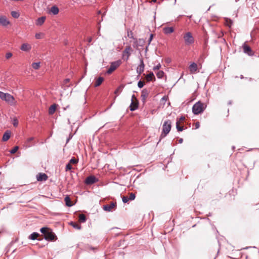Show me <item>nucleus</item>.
Masks as SVG:
<instances>
[{"label":"nucleus","instance_id":"obj_24","mask_svg":"<svg viewBox=\"0 0 259 259\" xmlns=\"http://www.w3.org/2000/svg\"><path fill=\"white\" fill-rule=\"evenodd\" d=\"M127 36L130 38L133 39L134 40V44H136V42H137V40L134 37L133 33L132 30H130L129 29L127 30Z\"/></svg>","mask_w":259,"mask_h":259},{"label":"nucleus","instance_id":"obj_54","mask_svg":"<svg viewBox=\"0 0 259 259\" xmlns=\"http://www.w3.org/2000/svg\"><path fill=\"white\" fill-rule=\"evenodd\" d=\"M33 139V138H30L28 139V142L29 141H32Z\"/></svg>","mask_w":259,"mask_h":259},{"label":"nucleus","instance_id":"obj_56","mask_svg":"<svg viewBox=\"0 0 259 259\" xmlns=\"http://www.w3.org/2000/svg\"><path fill=\"white\" fill-rule=\"evenodd\" d=\"M139 41H140V42H142V43L144 42V40L143 39H139Z\"/></svg>","mask_w":259,"mask_h":259},{"label":"nucleus","instance_id":"obj_39","mask_svg":"<svg viewBox=\"0 0 259 259\" xmlns=\"http://www.w3.org/2000/svg\"><path fill=\"white\" fill-rule=\"evenodd\" d=\"M136 195L134 193H131L130 194V197H128V199L130 200H133L135 199Z\"/></svg>","mask_w":259,"mask_h":259},{"label":"nucleus","instance_id":"obj_7","mask_svg":"<svg viewBox=\"0 0 259 259\" xmlns=\"http://www.w3.org/2000/svg\"><path fill=\"white\" fill-rule=\"evenodd\" d=\"M139 102L135 95H133L132 97L131 103L130 106V110L135 111L138 108Z\"/></svg>","mask_w":259,"mask_h":259},{"label":"nucleus","instance_id":"obj_16","mask_svg":"<svg viewBox=\"0 0 259 259\" xmlns=\"http://www.w3.org/2000/svg\"><path fill=\"white\" fill-rule=\"evenodd\" d=\"M197 65L194 62L191 63L189 66V70L191 73H195L197 70Z\"/></svg>","mask_w":259,"mask_h":259},{"label":"nucleus","instance_id":"obj_50","mask_svg":"<svg viewBox=\"0 0 259 259\" xmlns=\"http://www.w3.org/2000/svg\"><path fill=\"white\" fill-rule=\"evenodd\" d=\"M153 35L152 34H151L150 38L149 39V44H150V42L151 41V40H152V39L153 38Z\"/></svg>","mask_w":259,"mask_h":259},{"label":"nucleus","instance_id":"obj_34","mask_svg":"<svg viewBox=\"0 0 259 259\" xmlns=\"http://www.w3.org/2000/svg\"><path fill=\"white\" fill-rule=\"evenodd\" d=\"M176 128L179 132H182L183 130V127L180 125L179 121L176 122Z\"/></svg>","mask_w":259,"mask_h":259},{"label":"nucleus","instance_id":"obj_27","mask_svg":"<svg viewBox=\"0 0 259 259\" xmlns=\"http://www.w3.org/2000/svg\"><path fill=\"white\" fill-rule=\"evenodd\" d=\"M104 80V78L103 77H99L97 80L96 81L95 87H97L101 85L102 82Z\"/></svg>","mask_w":259,"mask_h":259},{"label":"nucleus","instance_id":"obj_4","mask_svg":"<svg viewBox=\"0 0 259 259\" xmlns=\"http://www.w3.org/2000/svg\"><path fill=\"white\" fill-rule=\"evenodd\" d=\"M171 122L170 120H167L164 121L162 125V135L165 136L170 132L171 127Z\"/></svg>","mask_w":259,"mask_h":259},{"label":"nucleus","instance_id":"obj_15","mask_svg":"<svg viewBox=\"0 0 259 259\" xmlns=\"http://www.w3.org/2000/svg\"><path fill=\"white\" fill-rule=\"evenodd\" d=\"M148 92L146 89L142 90L141 97L143 102L144 103L146 101V100L148 96Z\"/></svg>","mask_w":259,"mask_h":259},{"label":"nucleus","instance_id":"obj_29","mask_svg":"<svg viewBox=\"0 0 259 259\" xmlns=\"http://www.w3.org/2000/svg\"><path fill=\"white\" fill-rule=\"evenodd\" d=\"M123 88V87L121 85L119 86L114 91V94L117 96L118 95L119 93H120L122 90V89Z\"/></svg>","mask_w":259,"mask_h":259},{"label":"nucleus","instance_id":"obj_49","mask_svg":"<svg viewBox=\"0 0 259 259\" xmlns=\"http://www.w3.org/2000/svg\"><path fill=\"white\" fill-rule=\"evenodd\" d=\"M167 99H168V97H167V96H163V97L162 98V99H161V100H163V101H167Z\"/></svg>","mask_w":259,"mask_h":259},{"label":"nucleus","instance_id":"obj_20","mask_svg":"<svg viewBox=\"0 0 259 259\" xmlns=\"http://www.w3.org/2000/svg\"><path fill=\"white\" fill-rule=\"evenodd\" d=\"M57 105L56 104H53L50 107L49 109V114L52 115L55 113L57 108Z\"/></svg>","mask_w":259,"mask_h":259},{"label":"nucleus","instance_id":"obj_43","mask_svg":"<svg viewBox=\"0 0 259 259\" xmlns=\"http://www.w3.org/2000/svg\"><path fill=\"white\" fill-rule=\"evenodd\" d=\"M12 53L9 52L6 54V58L7 59H10L12 56Z\"/></svg>","mask_w":259,"mask_h":259},{"label":"nucleus","instance_id":"obj_38","mask_svg":"<svg viewBox=\"0 0 259 259\" xmlns=\"http://www.w3.org/2000/svg\"><path fill=\"white\" fill-rule=\"evenodd\" d=\"M72 168V165L70 163H68L66 164L65 169L66 171L70 170Z\"/></svg>","mask_w":259,"mask_h":259},{"label":"nucleus","instance_id":"obj_18","mask_svg":"<svg viewBox=\"0 0 259 259\" xmlns=\"http://www.w3.org/2000/svg\"><path fill=\"white\" fill-rule=\"evenodd\" d=\"M163 31L165 34H168L172 33L174 29L172 27H165L163 28Z\"/></svg>","mask_w":259,"mask_h":259},{"label":"nucleus","instance_id":"obj_6","mask_svg":"<svg viewBox=\"0 0 259 259\" xmlns=\"http://www.w3.org/2000/svg\"><path fill=\"white\" fill-rule=\"evenodd\" d=\"M183 38L186 45H191L194 42V38L190 32L186 33L184 35Z\"/></svg>","mask_w":259,"mask_h":259},{"label":"nucleus","instance_id":"obj_8","mask_svg":"<svg viewBox=\"0 0 259 259\" xmlns=\"http://www.w3.org/2000/svg\"><path fill=\"white\" fill-rule=\"evenodd\" d=\"M44 238L48 241H55L57 239L55 234L50 229L49 232L44 236Z\"/></svg>","mask_w":259,"mask_h":259},{"label":"nucleus","instance_id":"obj_48","mask_svg":"<svg viewBox=\"0 0 259 259\" xmlns=\"http://www.w3.org/2000/svg\"><path fill=\"white\" fill-rule=\"evenodd\" d=\"M195 128H198L200 126V124L199 122H197L195 123Z\"/></svg>","mask_w":259,"mask_h":259},{"label":"nucleus","instance_id":"obj_10","mask_svg":"<svg viewBox=\"0 0 259 259\" xmlns=\"http://www.w3.org/2000/svg\"><path fill=\"white\" fill-rule=\"evenodd\" d=\"M243 50L244 53L247 54L249 56H252L254 55V53L251 50V48L247 46L246 44H244L242 46Z\"/></svg>","mask_w":259,"mask_h":259},{"label":"nucleus","instance_id":"obj_44","mask_svg":"<svg viewBox=\"0 0 259 259\" xmlns=\"http://www.w3.org/2000/svg\"><path fill=\"white\" fill-rule=\"evenodd\" d=\"M161 67V65L160 63H158L157 65H156L155 66H154L153 67V70H159L160 69V68Z\"/></svg>","mask_w":259,"mask_h":259},{"label":"nucleus","instance_id":"obj_42","mask_svg":"<svg viewBox=\"0 0 259 259\" xmlns=\"http://www.w3.org/2000/svg\"><path fill=\"white\" fill-rule=\"evenodd\" d=\"M144 85V82H143L141 80H140L139 81V82H138V86L139 88H142L143 87Z\"/></svg>","mask_w":259,"mask_h":259},{"label":"nucleus","instance_id":"obj_36","mask_svg":"<svg viewBox=\"0 0 259 259\" xmlns=\"http://www.w3.org/2000/svg\"><path fill=\"white\" fill-rule=\"evenodd\" d=\"M12 123L15 127H17L18 125V120L17 118H14L12 120Z\"/></svg>","mask_w":259,"mask_h":259},{"label":"nucleus","instance_id":"obj_19","mask_svg":"<svg viewBox=\"0 0 259 259\" xmlns=\"http://www.w3.org/2000/svg\"><path fill=\"white\" fill-rule=\"evenodd\" d=\"M146 79L147 81H151L153 80H155V78L153 72H150V73L147 74L146 76Z\"/></svg>","mask_w":259,"mask_h":259},{"label":"nucleus","instance_id":"obj_45","mask_svg":"<svg viewBox=\"0 0 259 259\" xmlns=\"http://www.w3.org/2000/svg\"><path fill=\"white\" fill-rule=\"evenodd\" d=\"M73 135L71 134H69V137L66 140V144L69 142V141L72 138Z\"/></svg>","mask_w":259,"mask_h":259},{"label":"nucleus","instance_id":"obj_51","mask_svg":"<svg viewBox=\"0 0 259 259\" xmlns=\"http://www.w3.org/2000/svg\"><path fill=\"white\" fill-rule=\"evenodd\" d=\"M70 81V79L69 78H66L64 80V84H67L68 82H69Z\"/></svg>","mask_w":259,"mask_h":259},{"label":"nucleus","instance_id":"obj_13","mask_svg":"<svg viewBox=\"0 0 259 259\" xmlns=\"http://www.w3.org/2000/svg\"><path fill=\"white\" fill-rule=\"evenodd\" d=\"M145 65L142 59L140 60V64L137 68V72L140 75L144 70Z\"/></svg>","mask_w":259,"mask_h":259},{"label":"nucleus","instance_id":"obj_58","mask_svg":"<svg viewBox=\"0 0 259 259\" xmlns=\"http://www.w3.org/2000/svg\"><path fill=\"white\" fill-rule=\"evenodd\" d=\"M234 148H235V147H234V146H233V147H232V149L233 150Z\"/></svg>","mask_w":259,"mask_h":259},{"label":"nucleus","instance_id":"obj_28","mask_svg":"<svg viewBox=\"0 0 259 259\" xmlns=\"http://www.w3.org/2000/svg\"><path fill=\"white\" fill-rule=\"evenodd\" d=\"M87 220L86 217L83 214H80L79 215V221L80 223H84Z\"/></svg>","mask_w":259,"mask_h":259},{"label":"nucleus","instance_id":"obj_37","mask_svg":"<svg viewBox=\"0 0 259 259\" xmlns=\"http://www.w3.org/2000/svg\"><path fill=\"white\" fill-rule=\"evenodd\" d=\"M78 159H76L74 157H72L70 160H69V163L71 164H76L78 162Z\"/></svg>","mask_w":259,"mask_h":259},{"label":"nucleus","instance_id":"obj_5","mask_svg":"<svg viewBox=\"0 0 259 259\" xmlns=\"http://www.w3.org/2000/svg\"><path fill=\"white\" fill-rule=\"evenodd\" d=\"M121 64V61L118 60L111 63L110 66L107 71V73L108 74L112 73L116 68H117Z\"/></svg>","mask_w":259,"mask_h":259},{"label":"nucleus","instance_id":"obj_12","mask_svg":"<svg viewBox=\"0 0 259 259\" xmlns=\"http://www.w3.org/2000/svg\"><path fill=\"white\" fill-rule=\"evenodd\" d=\"M116 202H112L110 204H107L103 206V209L106 211H111L113 208L116 207Z\"/></svg>","mask_w":259,"mask_h":259},{"label":"nucleus","instance_id":"obj_23","mask_svg":"<svg viewBox=\"0 0 259 259\" xmlns=\"http://www.w3.org/2000/svg\"><path fill=\"white\" fill-rule=\"evenodd\" d=\"M45 20V17H41L40 18H38L36 20V24L37 25L40 26L44 23Z\"/></svg>","mask_w":259,"mask_h":259},{"label":"nucleus","instance_id":"obj_2","mask_svg":"<svg viewBox=\"0 0 259 259\" xmlns=\"http://www.w3.org/2000/svg\"><path fill=\"white\" fill-rule=\"evenodd\" d=\"M0 98L11 105H14L16 104L14 97L9 93L0 91Z\"/></svg>","mask_w":259,"mask_h":259},{"label":"nucleus","instance_id":"obj_47","mask_svg":"<svg viewBox=\"0 0 259 259\" xmlns=\"http://www.w3.org/2000/svg\"><path fill=\"white\" fill-rule=\"evenodd\" d=\"M41 33H36L35 35V38L37 39H39L40 38Z\"/></svg>","mask_w":259,"mask_h":259},{"label":"nucleus","instance_id":"obj_1","mask_svg":"<svg viewBox=\"0 0 259 259\" xmlns=\"http://www.w3.org/2000/svg\"><path fill=\"white\" fill-rule=\"evenodd\" d=\"M206 105L203 103L198 101L196 102L192 107V112L195 115H198L203 112L205 109Z\"/></svg>","mask_w":259,"mask_h":259},{"label":"nucleus","instance_id":"obj_41","mask_svg":"<svg viewBox=\"0 0 259 259\" xmlns=\"http://www.w3.org/2000/svg\"><path fill=\"white\" fill-rule=\"evenodd\" d=\"M122 200L123 203H127L130 200L128 197L124 196L122 197Z\"/></svg>","mask_w":259,"mask_h":259},{"label":"nucleus","instance_id":"obj_53","mask_svg":"<svg viewBox=\"0 0 259 259\" xmlns=\"http://www.w3.org/2000/svg\"><path fill=\"white\" fill-rule=\"evenodd\" d=\"M183 141V139L180 138L179 139V143L181 144L182 143Z\"/></svg>","mask_w":259,"mask_h":259},{"label":"nucleus","instance_id":"obj_46","mask_svg":"<svg viewBox=\"0 0 259 259\" xmlns=\"http://www.w3.org/2000/svg\"><path fill=\"white\" fill-rule=\"evenodd\" d=\"M185 117L184 116H181L179 119V120L177 119V121H179V123L181 122V121H183V120H185Z\"/></svg>","mask_w":259,"mask_h":259},{"label":"nucleus","instance_id":"obj_21","mask_svg":"<svg viewBox=\"0 0 259 259\" xmlns=\"http://www.w3.org/2000/svg\"><path fill=\"white\" fill-rule=\"evenodd\" d=\"M10 136H11V133H10V132H9V131H6V132L4 133V134L3 136V138H2L3 140L4 141H7V140H9V138H10Z\"/></svg>","mask_w":259,"mask_h":259},{"label":"nucleus","instance_id":"obj_52","mask_svg":"<svg viewBox=\"0 0 259 259\" xmlns=\"http://www.w3.org/2000/svg\"><path fill=\"white\" fill-rule=\"evenodd\" d=\"M92 40V38L91 37L88 38V41L89 43L91 42Z\"/></svg>","mask_w":259,"mask_h":259},{"label":"nucleus","instance_id":"obj_22","mask_svg":"<svg viewBox=\"0 0 259 259\" xmlns=\"http://www.w3.org/2000/svg\"><path fill=\"white\" fill-rule=\"evenodd\" d=\"M64 201H65L66 205L67 206L70 207V206H72L73 204L72 203V202H71V199L69 196L67 195L65 197Z\"/></svg>","mask_w":259,"mask_h":259},{"label":"nucleus","instance_id":"obj_55","mask_svg":"<svg viewBox=\"0 0 259 259\" xmlns=\"http://www.w3.org/2000/svg\"><path fill=\"white\" fill-rule=\"evenodd\" d=\"M229 21H230V24L229 25V27H230V26H231V25H232V22L231 20H229Z\"/></svg>","mask_w":259,"mask_h":259},{"label":"nucleus","instance_id":"obj_40","mask_svg":"<svg viewBox=\"0 0 259 259\" xmlns=\"http://www.w3.org/2000/svg\"><path fill=\"white\" fill-rule=\"evenodd\" d=\"M19 147H14V148L10 151V153L12 154H14L16 153L17 150L19 149Z\"/></svg>","mask_w":259,"mask_h":259},{"label":"nucleus","instance_id":"obj_35","mask_svg":"<svg viewBox=\"0 0 259 259\" xmlns=\"http://www.w3.org/2000/svg\"><path fill=\"white\" fill-rule=\"evenodd\" d=\"M164 72L163 71H159L156 73L157 77L158 78H162L164 75Z\"/></svg>","mask_w":259,"mask_h":259},{"label":"nucleus","instance_id":"obj_9","mask_svg":"<svg viewBox=\"0 0 259 259\" xmlns=\"http://www.w3.org/2000/svg\"><path fill=\"white\" fill-rule=\"evenodd\" d=\"M98 181V179H97L94 176H90L88 177L85 180V183L87 185H92Z\"/></svg>","mask_w":259,"mask_h":259},{"label":"nucleus","instance_id":"obj_31","mask_svg":"<svg viewBox=\"0 0 259 259\" xmlns=\"http://www.w3.org/2000/svg\"><path fill=\"white\" fill-rule=\"evenodd\" d=\"M50 229L47 227H42L40 229V231L42 234L45 236L49 231H50Z\"/></svg>","mask_w":259,"mask_h":259},{"label":"nucleus","instance_id":"obj_33","mask_svg":"<svg viewBox=\"0 0 259 259\" xmlns=\"http://www.w3.org/2000/svg\"><path fill=\"white\" fill-rule=\"evenodd\" d=\"M32 67L34 69H38L40 67V62H35L32 64Z\"/></svg>","mask_w":259,"mask_h":259},{"label":"nucleus","instance_id":"obj_17","mask_svg":"<svg viewBox=\"0 0 259 259\" xmlns=\"http://www.w3.org/2000/svg\"><path fill=\"white\" fill-rule=\"evenodd\" d=\"M48 176L44 173H39L37 176V180L38 181H42L47 180Z\"/></svg>","mask_w":259,"mask_h":259},{"label":"nucleus","instance_id":"obj_57","mask_svg":"<svg viewBox=\"0 0 259 259\" xmlns=\"http://www.w3.org/2000/svg\"><path fill=\"white\" fill-rule=\"evenodd\" d=\"M152 1L154 3H156V0H152Z\"/></svg>","mask_w":259,"mask_h":259},{"label":"nucleus","instance_id":"obj_26","mask_svg":"<svg viewBox=\"0 0 259 259\" xmlns=\"http://www.w3.org/2000/svg\"><path fill=\"white\" fill-rule=\"evenodd\" d=\"M39 236V234L38 233L33 232V233H32L31 234H30L28 238L29 239L34 240L36 239L37 237Z\"/></svg>","mask_w":259,"mask_h":259},{"label":"nucleus","instance_id":"obj_32","mask_svg":"<svg viewBox=\"0 0 259 259\" xmlns=\"http://www.w3.org/2000/svg\"><path fill=\"white\" fill-rule=\"evenodd\" d=\"M11 14L14 18H18L20 16L19 13L16 11H12Z\"/></svg>","mask_w":259,"mask_h":259},{"label":"nucleus","instance_id":"obj_25","mask_svg":"<svg viewBox=\"0 0 259 259\" xmlns=\"http://www.w3.org/2000/svg\"><path fill=\"white\" fill-rule=\"evenodd\" d=\"M59 9L56 6H54L51 7L50 10V12L52 13L54 15H57L59 13Z\"/></svg>","mask_w":259,"mask_h":259},{"label":"nucleus","instance_id":"obj_14","mask_svg":"<svg viewBox=\"0 0 259 259\" xmlns=\"http://www.w3.org/2000/svg\"><path fill=\"white\" fill-rule=\"evenodd\" d=\"M20 49L23 51L28 52L31 49V46L28 44L24 43L21 45Z\"/></svg>","mask_w":259,"mask_h":259},{"label":"nucleus","instance_id":"obj_11","mask_svg":"<svg viewBox=\"0 0 259 259\" xmlns=\"http://www.w3.org/2000/svg\"><path fill=\"white\" fill-rule=\"evenodd\" d=\"M10 23V21L7 19L6 16H0V25L6 27L9 25Z\"/></svg>","mask_w":259,"mask_h":259},{"label":"nucleus","instance_id":"obj_30","mask_svg":"<svg viewBox=\"0 0 259 259\" xmlns=\"http://www.w3.org/2000/svg\"><path fill=\"white\" fill-rule=\"evenodd\" d=\"M70 225L75 229L80 230L81 229V226L79 224L71 222Z\"/></svg>","mask_w":259,"mask_h":259},{"label":"nucleus","instance_id":"obj_3","mask_svg":"<svg viewBox=\"0 0 259 259\" xmlns=\"http://www.w3.org/2000/svg\"><path fill=\"white\" fill-rule=\"evenodd\" d=\"M133 51V50L130 45L126 46L124 50L122 52V59L123 60L127 61L128 60L129 57L132 54Z\"/></svg>","mask_w":259,"mask_h":259}]
</instances>
